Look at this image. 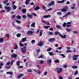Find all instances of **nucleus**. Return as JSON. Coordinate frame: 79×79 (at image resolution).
I'll use <instances>...</instances> for the list:
<instances>
[{
    "label": "nucleus",
    "mask_w": 79,
    "mask_h": 79,
    "mask_svg": "<svg viewBox=\"0 0 79 79\" xmlns=\"http://www.w3.org/2000/svg\"><path fill=\"white\" fill-rule=\"evenodd\" d=\"M48 53L50 56H53V55H54V54H53V52H49Z\"/></svg>",
    "instance_id": "obj_31"
},
{
    "label": "nucleus",
    "mask_w": 79,
    "mask_h": 79,
    "mask_svg": "<svg viewBox=\"0 0 79 79\" xmlns=\"http://www.w3.org/2000/svg\"><path fill=\"white\" fill-rule=\"evenodd\" d=\"M52 10V8H51L50 9H48V10H47V11H51Z\"/></svg>",
    "instance_id": "obj_56"
},
{
    "label": "nucleus",
    "mask_w": 79,
    "mask_h": 79,
    "mask_svg": "<svg viewBox=\"0 0 79 79\" xmlns=\"http://www.w3.org/2000/svg\"><path fill=\"white\" fill-rule=\"evenodd\" d=\"M52 50V48H49L48 49L47 51L48 52L49 51H50V50Z\"/></svg>",
    "instance_id": "obj_54"
},
{
    "label": "nucleus",
    "mask_w": 79,
    "mask_h": 79,
    "mask_svg": "<svg viewBox=\"0 0 79 79\" xmlns=\"http://www.w3.org/2000/svg\"><path fill=\"white\" fill-rule=\"evenodd\" d=\"M28 71L29 72V73H32V71L30 69L28 70Z\"/></svg>",
    "instance_id": "obj_55"
},
{
    "label": "nucleus",
    "mask_w": 79,
    "mask_h": 79,
    "mask_svg": "<svg viewBox=\"0 0 79 79\" xmlns=\"http://www.w3.org/2000/svg\"><path fill=\"white\" fill-rule=\"evenodd\" d=\"M43 57H44V56L43 55H41L38 57L39 58H43Z\"/></svg>",
    "instance_id": "obj_38"
},
{
    "label": "nucleus",
    "mask_w": 79,
    "mask_h": 79,
    "mask_svg": "<svg viewBox=\"0 0 79 79\" xmlns=\"http://www.w3.org/2000/svg\"><path fill=\"white\" fill-rule=\"evenodd\" d=\"M44 61L43 60H40V63L41 64H44Z\"/></svg>",
    "instance_id": "obj_53"
},
{
    "label": "nucleus",
    "mask_w": 79,
    "mask_h": 79,
    "mask_svg": "<svg viewBox=\"0 0 79 79\" xmlns=\"http://www.w3.org/2000/svg\"><path fill=\"white\" fill-rule=\"evenodd\" d=\"M16 36L17 37H20V36H21V34H18Z\"/></svg>",
    "instance_id": "obj_46"
},
{
    "label": "nucleus",
    "mask_w": 79,
    "mask_h": 79,
    "mask_svg": "<svg viewBox=\"0 0 79 79\" xmlns=\"http://www.w3.org/2000/svg\"><path fill=\"white\" fill-rule=\"evenodd\" d=\"M16 18L17 19H21V17L19 15H18L16 16Z\"/></svg>",
    "instance_id": "obj_37"
},
{
    "label": "nucleus",
    "mask_w": 79,
    "mask_h": 79,
    "mask_svg": "<svg viewBox=\"0 0 79 79\" xmlns=\"http://www.w3.org/2000/svg\"><path fill=\"white\" fill-rule=\"evenodd\" d=\"M40 9V7H39V6H37L34 9V10H36V11H37V10H39Z\"/></svg>",
    "instance_id": "obj_10"
},
{
    "label": "nucleus",
    "mask_w": 79,
    "mask_h": 79,
    "mask_svg": "<svg viewBox=\"0 0 79 79\" xmlns=\"http://www.w3.org/2000/svg\"><path fill=\"white\" fill-rule=\"evenodd\" d=\"M30 1V0H26L25 2V3L26 4V5H29V3Z\"/></svg>",
    "instance_id": "obj_13"
},
{
    "label": "nucleus",
    "mask_w": 79,
    "mask_h": 79,
    "mask_svg": "<svg viewBox=\"0 0 79 79\" xmlns=\"http://www.w3.org/2000/svg\"><path fill=\"white\" fill-rule=\"evenodd\" d=\"M24 76V74H20L17 77V78L18 79H19V78H21L22 76Z\"/></svg>",
    "instance_id": "obj_18"
},
{
    "label": "nucleus",
    "mask_w": 79,
    "mask_h": 79,
    "mask_svg": "<svg viewBox=\"0 0 79 79\" xmlns=\"http://www.w3.org/2000/svg\"><path fill=\"white\" fill-rule=\"evenodd\" d=\"M41 22L43 23H44L45 24H46V22H45L43 20H41Z\"/></svg>",
    "instance_id": "obj_58"
},
{
    "label": "nucleus",
    "mask_w": 79,
    "mask_h": 79,
    "mask_svg": "<svg viewBox=\"0 0 79 79\" xmlns=\"http://www.w3.org/2000/svg\"><path fill=\"white\" fill-rule=\"evenodd\" d=\"M70 3V2H69V1H68L66 3V4L67 5H68Z\"/></svg>",
    "instance_id": "obj_61"
},
{
    "label": "nucleus",
    "mask_w": 79,
    "mask_h": 79,
    "mask_svg": "<svg viewBox=\"0 0 79 79\" xmlns=\"http://www.w3.org/2000/svg\"><path fill=\"white\" fill-rule=\"evenodd\" d=\"M10 62H8L6 64V65H10Z\"/></svg>",
    "instance_id": "obj_49"
},
{
    "label": "nucleus",
    "mask_w": 79,
    "mask_h": 79,
    "mask_svg": "<svg viewBox=\"0 0 79 79\" xmlns=\"http://www.w3.org/2000/svg\"><path fill=\"white\" fill-rule=\"evenodd\" d=\"M3 42V38H2L0 39V43H2Z\"/></svg>",
    "instance_id": "obj_29"
},
{
    "label": "nucleus",
    "mask_w": 79,
    "mask_h": 79,
    "mask_svg": "<svg viewBox=\"0 0 79 79\" xmlns=\"http://www.w3.org/2000/svg\"><path fill=\"white\" fill-rule=\"evenodd\" d=\"M64 2V0H63L62 1H58L57 3H63Z\"/></svg>",
    "instance_id": "obj_34"
},
{
    "label": "nucleus",
    "mask_w": 79,
    "mask_h": 79,
    "mask_svg": "<svg viewBox=\"0 0 79 79\" xmlns=\"http://www.w3.org/2000/svg\"><path fill=\"white\" fill-rule=\"evenodd\" d=\"M59 61V60H54L55 63H58Z\"/></svg>",
    "instance_id": "obj_42"
},
{
    "label": "nucleus",
    "mask_w": 79,
    "mask_h": 79,
    "mask_svg": "<svg viewBox=\"0 0 79 79\" xmlns=\"http://www.w3.org/2000/svg\"><path fill=\"white\" fill-rule=\"evenodd\" d=\"M48 35H53V32H48Z\"/></svg>",
    "instance_id": "obj_32"
},
{
    "label": "nucleus",
    "mask_w": 79,
    "mask_h": 79,
    "mask_svg": "<svg viewBox=\"0 0 79 79\" xmlns=\"http://www.w3.org/2000/svg\"><path fill=\"white\" fill-rule=\"evenodd\" d=\"M5 12V10H2L0 12L2 13H4Z\"/></svg>",
    "instance_id": "obj_57"
},
{
    "label": "nucleus",
    "mask_w": 79,
    "mask_h": 79,
    "mask_svg": "<svg viewBox=\"0 0 79 79\" xmlns=\"http://www.w3.org/2000/svg\"><path fill=\"white\" fill-rule=\"evenodd\" d=\"M66 30L68 32H69V31H71V29H68V28H67L66 29Z\"/></svg>",
    "instance_id": "obj_50"
},
{
    "label": "nucleus",
    "mask_w": 79,
    "mask_h": 79,
    "mask_svg": "<svg viewBox=\"0 0 79 79\" xmlns=\"http://www.w3.org/2000/svg\"><path fill=\"white\" fill-rule=\"evenodd\" d=\"M72 68L73 69H77V66L76 65H73L72 66Z\"/></svg>",
    "instance_id": "obj_26"
},
{
    "label": "nucleus",
    "mask_w": 79,
    "mask_h": 79,
    "mask_svg": "<svg viewBox=\"0 0 79 79\" xmlns=\"http://www.w3.org/2000/svg\"><path fill=\"white\" fill-rule=\"evenodd\" d=\"M71 24V22H70L67 23H66V27H70Z\"/></svg>",
    "instance_id": "obj_6"
},
{
    "label": "nucleus",
    "mask_w": 79,
    "mask_h": 79,
    "mask_svg": "<svg viewBox=\"0 0 79 79\" xmlns=\"http://www.w3.org/2000/svg\"><path fill=\"white\" fill-rule=\"evenodd\" d=\"M16 29H21V27L18 26L16 27Z\"/></svg>",
    "instance_id": "obj_64"
},
{
    "label": "nucleus",
    "mask_w": 79,
    "mask_h": 79,
    "mask_svg": "<svg viewBox=\"0 0 79 79\" xmlns=\"http://www.w3.org/2000/svg\"><path fill=\"white\" fill-rule=\"evenodd\" d=\"M12 56L13 58H16L17 56V55L15 54H13L12 55Z\"/></svg>",
    "instance_id": "obj_25"
},
{
    "label": "nucleus",
    "mask_w": 79,
    "mask_h": 79,
    "mask_svg": "<svg viewBox=\"0 0 79 79\" xmlns=\"http://www.w3.org/2000/svg\"><path fill=\"white\" fill-rule=\"evenodd\" d=\"M63 26L64 27H66V23H64L63 24Z\"/></svg>",
    "instance_id": "obj_44"
},
{
    "label": "nucleus",
    "mask_w": 79,
    "mask_h": 79,
    "mask_svg": "<svg viewBox=\"0 0 79 79\" xmlns=\"http://www.w3.org/2000/svg\"><path fill=\"white\" fill-rule=\"evenodd\" d=\"M67 66H68V65H67V64H64L63 65V67L64 68H67Z\"/></svg>",
    "instance_id": "obj_41"
},
{
    "label": "nucleus",
    "mask_w": 79,
    "mask_h": 79,
    "mask_svg": "<svg viewBox=\"0 0 79 79\" xmlns=\"http://www.w3.org/2000/svg\"><path fill=\"white\" fill-rule=\"evenodd\" d=\"M43 32V30H40V34L39 35V37H40L42 35V33Z\"/></svg>",
    "instance_id": "obj_12"
},
{
    "label": "nucleus",
    "mask_w": 79,
    "mask_h": 79,
    "mask_svg": "<svg viewBox=\"0 0 79 79\" xmlns=\"http://www.w3.org/2000/svg\"><path fill=\"white\" fill-rule=\"evenodd\" d=\"M4 8L5 10H7V12H9L11 10V8L9 7L5 6L4 7Z\"/></svg>",
    "instance_id": "obj_3"
},
{
    "label": "nucleus",
    "mask_w": 79,
    "mask_h": 79,
    "mask_svg": "<svg viewBox=\"0 0 79 79\" xmlns=\"http://www.w3.org/2000/svg\"><path fill=\"white\" fill-rule=\"evenodd\" d=\"M73 32L74 34H77V31H74Z\"/></svg>",
    "instance_id": "obj_59"
},
{
    "label": "nucleus",
    "mask_w": 79,
    "mask_h": 79,
    "mask_svg": "<svg viewBox=\"0 0 79 79\" xmlns=\"http://www.w3.org/2000/svg\"><path fill=\"white\" fill-rule=\"evenodd\" d=\"M71 52V50H67L66 51V52L67 53H68V52Z\"/></svg>",
    "instance_id": "obj_60"
},
{
    "label": "nucleus",
    "mask_w": 79,
    "mask_h": 79,
    "mask_svg": "<svg viewBox=\"0 0 79 79\" xmlns=\"http://www.w3.org/2000/svg\"><path fill=\"white\" fill-rule=\"evenodd\" d=\"M56 28H57V29L61 28V26H60V25H56Z\"/></svg>",
    "instance_id": "obj_36"
},
{
    "label": "nucleus",
    "mask_w": 79,
    "mask_h": 79,
    "mask_svg": "<svg viewBox=\"0 0 79 79\" xmlns=\"http://www.w3.org/2000/svg\"><path fill=\"white\" fill-rule=\"evenodd\" d=\"M43 17L44 18H50V17H51V15H44Z\"/></svg>",
    "instance_id": "obj_15"
},
{
    "label": "nucleus",
    "mask_w": 79,
    "mask_h": 79,
    "mask_svg": "<svg viewBox=\"0 0 79 79\" xmlns=\"http://www.w3.org/2000/svg\"><path fill=\"white\" fill-rule=\"evenodd\" d=\"M60 37H62V38H63L64 39H65V38H66V35H63L61 34L60 35Z\"/></svg>",
    "instance_id": "obj_20"
},
{
    "label": "nucleus",
    "mask_w": 79,
    "mask_h": 79,
    "mask_svg": "<svg viewBox=\"0 0 79 79\" xmlns=\"http://www.w3.org/2000/svg\"><path fill=\"white\" fill-rule=\"evenodd\" d=\"M17 48H18V46L17 45H15V47L14 48V50H16Z\"/></svg>",
    "instance_id": "obj_51"
},
{
    "label": "nucleus",
    "mask_w": 79,
    "mask_h": 79,
    "mask_svg": "<svg viewBox=\"0 0 79 79\" xmlns=\"http://www.w3.org/2000/svg\"><path fill=\"white\" fill-rule=\"evenodd\" d=\"M5 68H6V69H9V68H10V66H5Z\"/></svg>",
    "instance_id": "obj_48"
},
{
    "label": "nucleus",
    "mask_w": 79,
    "mask_h": 79,
    "mask_svg": "<svg viewBox=\"0 0 79 79\" xmlns=\"http://www.w3.org/2000/svg\"><path fill=\"white\" fill-rule=\"evenodd\" d=\"M47 62L48 64L50 65V63H51L52 62V60H51V59H48L47 60Z\"/></svg>",
    "instance_id": "obj_9"
},
{
    "label": "nucleus",
    "mask_w": 79,
    "mask_h": 79,
    "mask_svg": "<svg viewBox=\"0 0 79 79\" xmlns=\"http://www.w3.org/2000/svg\"><path fill=\"white\" fill-rule=\"evenodd\" d=\"M57 70V73L58 74H60L62 72V71L63 70V69L62 68H57L56 69Z\"/></svg>",
    "instance_id": "obj_2"
},
{
    "label": "nucleus",
    "mask_w": 79,
    "mask_h": 79,
    "mask_svg": "<svg viewBox=\"0 0 79 79\" xmlns=\"http://www.w3.org/2000/svg\"><path fill=\"white\" fill-rule=\"evenodd\" d=\"M7 74H10V75H12L13 73L10 72H7L6 73Z\"/></svg>",
    "instance_id": "obj_35"
},
{
    "label": "nucleus",
    "mask_w": 79,
    "mask_h": 79,
    "mask_svg": "<svg viewBox=\"0 0 79 79\" xmlns=\"http://www.w3.org/2000/svg\"><path fill=\"white\" fill-rule=\"evenodd\" d=\"M17 8V6L15 5L13 6L12 9L15 10H16V9Z\"/></svg>",
    "instance_id": "obj_21"
},
{
    "label": "nucleus",
    "mask_w": 79,
    "mask_h": 79,
    "mask_svg": "<svg viewBox=\"0 0 79 79\" xmlns=\"http://www.w3.org/2000/svg\"><path fill=\"white\" fill-rule=\"evenodd\" d=\"M27 17H29L30 19H32V16L31 15L27 14Z\"/></svg>",
    "instance_id": "obj_17"
},
{
    "label": "nucleus",
    "mask_w": 79,
    "mask_h": 79,
    "mask_svg": "<svg viewBox=\"0 0 79 79\" xmlns=\"http://www.w3.org/2000/svg\"><path fill=\"white\" fill-rule=\"evenodd\" d=\"M68 7L67 6H65L62 8L61 10V11L62 12H66L68 11Z\"/></svg>",
    "instance_id": "obj_1"
},
{
    "label": "nucleus",
    "mask_w": 79,
    "mask_h": 79,
    "mask_svg": "<svg viewBox=\"0 0 79 79\" xmlns=\"http://www.w3.org/2000/svg\"><path fill=\"white\" fill-rule=\"evenodd\" d=\"M35 23H33L31 25V27H35Z\"/></svg>",
    "instance_id": "obj_28"
},
{
    "label": "nucleus",
    "mask_w": 79,
    "mask_h": 79,
    "mask_svg": "<svg viewBox=\"0 0 79 79\" xmlns=\"http://www.w3.org/2000/svg\"><path fill=\"white\" fill-rule=\"evenodd\" d=\"M78 74V71L77 70H76L75 72L74 73V75H77Z\"/></svg>",
    "instance_id": "obj_33"
},
{
    "label": "nucleus",
    "mask_w": 79,
    "mask_h": 79,
    "mask_svg": "<svg viewBox=\"0 0 79 79\" xmlns=\"http://www.w3.org/2000/svg\"><path fill=\"white\" fill-rule=\"evenodd\" d=\"M79 56L78 55H75L73 57V60H76L77 59V57Z\"/></svg>",
    "instance_id": "obj_8"
},
{
    "label": "nucleus",
    "mask_w": 79,
    "mask_h": 79,
    "mask_svg": "<svg viewBox=\"0 0 79 79\" xmlns=\"http://www.w3.org/2000/svg\"><path fill=\"white\" fill-rule=\"evenodd\" d=\"M21 49L22 50V53H25V52H26V47L23 48H21Z\"/></svg>",
    "instance_id": "obj_5"
},
{
    "label": "nucleus",
    "mask_w": 79,
    "mask_h": 79,
    "mask_svg": "<svg viewBox=\"0 0 79 79\" xmlns=\"http://www.w3.org/2000/svg\"><path fill=\"white\" fill-rule=\"evenodd\" d=\"M43 9H46V7L44 6H43Z\"/></svg>",
    "instance_id": "obj_62"
},
{
    "label": "nucleus",
    "mask_w": 79,
    "mask_h": 79,
    "mask_svg": "<svg viewBox=\"0 0 79 79\" xmlns=\"http://www.w3.org/2000/svg\"><path fill=\"white\" fill-rule=\"evenodd\" d=\"M71 15V13L70 12H68L65 15H64L63 16V17H66L68 16V15Z\"/></svg>",
    "instance_id": "obj_11"
},
{
    "label": "nucleus",
    "mask_w": 79,
    "mask_h": 79,
    "mask_svg": "<svg viewBox=\"0 0 79 79\" xmlns=\"http://www.w3.org/2000/svg\"><path fill=\"white\" fill-rule=\"evenodd\" d=\"M71 9H73L75 8V4H73L72 5V7H71Z\"/></svg>",
    "instance_id": "obj_27"
},
{
    "label": "nucleus",
    "mask_w": 79,
    "mask_h": 79,
    "mask_svg": "<svg viewBox=\"0 0 79 79\" xmlns=\"http://www.w3.org/2000/svg\"><path fill=\"white\" fill-rule=\"evenodd\" d=\"M15 21L18 23V24H21V21H19V20H15Z\"/></svg>",
    "instance_id": "obj_24"
},
{
    "label": "nucleus",
    "mask_w": 79,
    "mask_h": 79,
    "mask_svg": "<svg viewBox=\"0 0 79 79\" xmlns=\"http://www.w3.org/2000/svg\"><path fill=\"white\" fill-rule=\"evenodd\" d=\"M16 64H17V66H19V61H17L16 63Z\"/></svg>",
    "instance_id": "obj_39"
},
{
    "label": "nucleus",
    "mask_w": 79,
    "mask_h": 79,
    "mask_svg": "<svg viewBox=\"0 0 79 79\" xmlns=\"http://www.w3.org/2000/svg\"><path fill=\"white\" fill-rule=\"evenodd\" d=\"M3 64H3V63L0 64V66H3Z\"/></svg>",
    "instance_id": "obj_63"
},
{
    "label": "nucleus",
    "mask_w": 79,
    "mask_h": 79,
    "mask_svg": "<svg viewBox=\"0 0 79 79\" xmlns=\"http://www.w3.org/2000/svg\"><path fill=\"white\" fill-rule=\"evenodd\" d=\"M35 41L34 40H32L31 41V43H32V44H34V43H35Z\"/></svg>",
    "instance_id": "obj_47"
},
{
    "label": "nucleus",
    "mask_w": 79,
    "mask_h": 79,
    "mask_svg": "<svg viewBox=\"0 0 79 79\" xmlns=\"http://www.w3.org/2000/svg\"><path fill=\"white\" fill-rule=\"evenodd\" d=\"M57 15H61V13L60 12H59L57 13Z\"/></svg>",
    "instance_id": "obj_52"
},
{
    "label": "nucleus",
    "mask_w": 79,
    "mask_h": 79,
    "mask_svg": "<svg viewBox=\"0 0 79 79\" xmlns=\"http://www.w3.org/2000/svg\"><path fill=\"white\" fill-rule=\"evenodd\" d=\"M60 56H63V58H64L65 57V56L63 54H59Z\"/></svg>",
    "instance_id": "obj_43"
},
{
    "label": "nucleus",
    "mask_w": 79,
    "mask_h": 79,
    "mask_svg": "<svg viewBox=\"0 0 79 79\" xmlns=\"http://www.w3.org/2000/svg\"><path fill=\"white\" fill-rule=\"evenodd\" d=\"M55 5V2L54 1H52L48 4V6H50L52 5Z\"/></svg>",
    "instance_id": "obj_4"
},
{
    "label": "nucleus",
    "mask_w": 79,
    "mask_h": 79,
    "mask_svg": "<svg viewBox=\"0 0 79 79\" xmlns=\"http://www.w3.org/2000/svg\"><path fill=\"white\" fill-rule=\"evenodd\" d=\"M55 35H57V34H58V35H60V36L61 35V34L60 33H59L57 31H56L55 32Z\"/></svg>",
    "instance_id": "obj_30"
},
{
    "label": "nucleus",
    "mask_w": 79,
    "mask_h": 79,
    "mask_svg": "<svg viewBox=\"0 0 79 79\" xmlns=\"http://www.w3.org/2000/svg\"><path fill=\"white\" fill-rule=\"evenodd\" d=\"M50 27V26H44V27L45 29H48V27Z\"/></svg>",
    "instance_id": "obj_40"
},
{
    "label": "nucleus",
    "mask_w": 79,
    "mask_h": 79,
    "mask_svg": "<svg viewBox=\"0 0 79 79\" xmlns=\"http://www.w3.org/2000/svg\"><path fill=\"white\" fill-rule=\"evenodd\" d=\"M22 42H25V41L26 40V37L23 38L22 39Z\"/></svg>",
    "instance_id": "obj_23"
},
{
    "label": "nucleus",
    "mask_w": 79,
    "mask_h": 79,
    "mask_svg": "<svg viewBox=\"0 0 79 79\" xmlns=\"http://www.w3.org/2000/svg\"><path fill=\"white\" fill-rule=\"evenodd\" d=\"M22 11L23 13L24 14V13H26V10L25 9H22Z\"/></svg>",
    "instance_id": "obj_19"
},
{
    "label": "nucleus",
    "mask_w": 79,
    "mask_h": 79,
    "mask_svg": "<svg viewBox=\"0 0 79 79\" xmlns=\"http://www.w3.org/2000/svg\"><path fill=\"white\" fill-rule=\"evenodd\" d=\"M44 76H46L47 74V71H45L44 72Z\"/></svg>",
    "instance_id": "obj_45"
},
{
    "label": "nucleus",
    "mask_w": 79,
    "mask_h": 79,
    "mask_svg": "<svg viewBox=\"0 0 79 79\" xmlns=\"http://www.w3.org/2000/svg\"><path fill=\"white\" fill-rule=\"evenodd\" d=\"M43 45H44L43 42L42 41H41L37 45L40 46V47H42Z\"/></svg>",
    "instance_id": "obj_7"
},
{
    "label": "nucleus",
    "mask_w": 79,
    "mask_h": 79,
    "mask_svg": "<svg viewBox=\"0 0 79 79\" xmlns=\"http://www.w3.org/2000/svg\"><path fill=\"white\" fill-rule=\"evenodd\" d=\"M55 40V38L50 39L48 41L49 42H53Z\"/></svg>",
    "instance_id": "obj_14"
},
{
    "label": "nucleus",
    "mask_w": 79,
    "mask_h": 79,
    "mask_svg": "<svg viewBox=\"0 0 79 79\" xmlns=\"http://www.w3.org/2000/svg\"><path fill=\"white\" fill-rule=\"evenodd\" d=\"M34 33V31H29L27 32V34H33Z\"/></svg>",
    "instance_id": "obj_22"
},
{
    "label": "nucleus",
    "mask_w": 79,
    "mask_h": 79,
    "mask_svg": "<svg viewBox=\"0 0 79 79\" xmlns=\"http://www.w3.org/2000/svg\"><path fill=\"white\" fill-rule=\"evenodd\" d=\"M19 44L20 47H24V45L23 44H22V41H20Z\"/></svg>",
    "instance_id": "obj_16"
}]
</instances>
